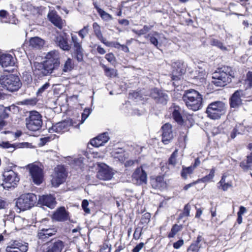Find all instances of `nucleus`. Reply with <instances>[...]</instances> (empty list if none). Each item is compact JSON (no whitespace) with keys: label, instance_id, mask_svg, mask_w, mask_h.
<instances>
[{"label":"nucleus","instance_id":"1","mask_svg":"<svg viewBox=\"0 0 252 252\" xmlns=\"http://www.w3.org/2000/svg\"><path fill=\"white\" fill-rule=\"evenodd\" d=\"M60 63L59 55L57 51L48 52L46 60L42 63L39 75L46 76L51 74L54 70L59 68Z\"/></svg>","mask_w":252,"mask_h":252},{"label":"nucleus","instance_id":"2","mask_svg":"<svg viewBox=\"0 0 252 252\" xmlns=\"http://www.w3.org/2000/svg\"><path fill=\"white\" fill-rule=\"evenodd\" d=\"M234 74L230 67L218 68L212 74V83L217 87H224L231 82V78H234Z\"/></svg>","mask_w":252,"mask_h":252},{"label":"nucleus","instance_id":"3","mask_svg":"<svg viewBox=\"0 0 252 252\" xmlns=\"http://www.w3.org/2000/svg\"><path fill=\"white\" fill-rule=\"evenodd\" d=\"M7 74L3 73L0 77V86L10 92H17L22 86V82L19 76L10 73L9 70H4Z\"/></svg>","mask_w":252,"mask_h":252},{"label":"nucleus","instance_id":"4","mask_svg":"<svg viewBox=\"0 0 252 252\" xmlns=\"http://www.w3.org/2000/svg\"><path fill=\"white\" fill-rule=\"evenodd\" d=\"M37 196L33 193H24L15 200V207L19 212L31 209L36 203Z\"/></svg>","mask_w":252,"mask_h":252},{"label":"nucleus","instance_id":"5","mask_svg":"<svg viewBox=\"0 0 252 252\" xmlns=\"http://www.w3.org/2000/svg\"><path fill=\"white\" fill-rule=\"evenodd\" d=\"M226 111L225 104L220 100L210 103L205 110L207 116L212 120H219Z\"/></svg>","mask_w":252,"mask_h":252},{"label":"nucleus","instance_id":"6","mask_svg":"<svg viewBox=\"0 0 252 252\" xmlns=\"http://www.w3.org/2000/svg\"><path fill=\"white\" fill-rule=\"evenodd\" d=\"M26 126L27 129L36 131L41 129L42 125V116L36 110L29 112V115L25 119Z\"/></svg>","mask_w":252,"mask_h":252},{"label":"nucleus","instance_id":"7","mask_svg":"<svg viewBox=\"0 0 252 252\" xmlns=\"http://www.w3.org/2000/svg\"><path fill=\"white\" fill-rule=\"evenodd\" d=\"M188 69L187 63L182 60H178L172 63L171 79L174 81L173 85L179 86V84H176L175 82L180 81L183 78Z\"/></svg>","mask_w":252,"mask_h":252},{"label":"nucleus","instance_id":"8","mask_svg":"<svg viewBox=\"0 0 252 252\" xmlns=\"http://www.w3.org/2000/svg\"><path fill=\"white\" fill-rule=\"evenodd\" d=\"M57 201L54 194L46 193L42 195H38V199L36 201V206L39 207L44 210L47 208L50 209H54L57 204Z\"/></svg>","mask_w":252,"mask_h":252},{"label":"nucleus","instance_id":"9","mask_svg":"<svg viewBox=\"0 0 252 252\" xmlns=\"http://www.w3.org/2000/svg\"><path fill=\"white\" fill-rule=\"evenodd\" d=\"M96 177L102 181H110L113 178L115 171L113 168L103 162L96 163Z\"/></svg>","mask_w":252,"mask_h":252},{"label":"nucleus","instance_id":"10","mask_svg":"<svg viewBox=\"0 0 252 252\" xmlns=\"http://www.w3.org/2000/svg\"><path fill=\"white\" fill-rule=\"evenodd\" d=\"M149 96L158 105L165 106L169 100V96L166 91L158 87H154L149 91Z\"/></svg>","mask_w":252,"mask_h":252},{"label":"nucleus","instance_id":"11","mask_svg":"<svg viewBox=\"0 0 252 252\" xmlns=\"http://www.w3.org/2000/svg\"><path fill=\"white\" fill-rule=\"evenodd\" d=\"M71 43L72 45V53L71 56L78 63L84 62V52L82 45V42H79L77 36L73 34H71Z\"/></svg>","mask_w":252,"mask_h":252},{"label":"nucleus","instance_id":"12","mask_svg":"<svg viewBox=\"0 0 252 252\" xmlns=\"http://www.w3.org/2000/svg\"><path fill=\"white\" fill-rule=\"evenodd\" d=\"M54 171L55 177L52 180L51 184L53 187L58 188L65 181L67 173L63 165H58Z\"/></svg>","mask_w":252,"mask_h":252},{"label":"nucleus","instance_id":"13","mask_svg":"<svg viewBox=\"0 0 252 252\" xmlns=\"http://www.w3.org/2000/svg\"><path fill=\"white\" fill-rule=\"evenodd\" d=\"M53 220L58 222H64L69 220L71 222H74L70 219V213L63 206H61L53 212L51 216Z\"/></svg>","mask_w":252,"mask_h":252},{"label":"nucleus","instance_id":"14","mask_svg":"<svg viewBox=\"0 0 252 252\" xmlns=\"http://www.w3.org/2000/svg\"><path fill=\"white\" fill-rule=\"evenodd\" d=\"M132 180L137 186L147 184V174L142 166L137 167L131 176Z\"/></svg>","mask_w":252,"mask_h":252},{"label":"nucleus","instance_id":"15","mask_svg":"<svg viewBox=\"0 0 252 252\" xmlns=\"http://www.w3.org/2000/svg\"><path fill=\"white\" fill-rule=\"evenodd\" d=\"M45 245L47 247L44 252H62L64 247V242L56 238L47 241Z\"/></svg>","mask_w":252,"mask_h":252},{"label":"nucleus","instance_id":"16","mask_svg":"<svg viewBox=\"0 0 252 252\" xmlns=\"http://www.w3.org/2000/svg\"><path fill=\"white\" fill-rule=\"evenodd\" d=\"M29 173L34 184L40 185L43 182L44 173L41 168L38 166L32 167L29 169Z\"/></svg>","mask_w":252,"mask_h":252},{"label":"nucleus","instance_id":"17","mask_svg":"<svg viewBox=\"0 0 252 252\" xmlns=\"http://www.w3.org/2000/svg\"><path fill=\"white\" fill-rule=\"evenodd\" d=\"M243 95L242 90H237L231 94L229 99V103L231 108H237L243 104L241 97Z\"/></svg>","mask_w":252,"mask_h":252},{"label":"nucleus","instance_id":"18","mask_svg":"<svg viewBox=\"0 0 252 252\" xmlns=\"http://www.w3.org/2000/svg\"><path fill=\"white\" fill-rule=\"evenodd\" d=\"M109 139L110 137L108 135V133L107 132H104L98 134L94 138L91 139L89 142V144H90L94 147L98 148L103 146Z\"/></svg>","mask_w":252,"mask_h":252},{"label":"nucleus","instance_id":"19","mask_svg":"<svg viewBox=\"0 0 252 252\" xmlns=\"http://www.w3.org/2000/svg\"><path fill=\"white\" fill-rule=\"evenodd\" d=\"M172 125L169 123L162 126V142L165 145L168 144L173 139Z\"/></svg>","mask_w":252,"mask_h":252},{"label":"nucleus","instance_id":"20","mask_svg":"<svg viewBox=\"0 0 252 252\" xmlns=\"http://www.w3.org/2000/svg\"><path fill=\"white\" fill-rule=\"evenodd\" d=\"M17 59L15 56L9 53L0 52V65L2 67L14 66L15 65Z\"/></svg>","mask_w":252,"mask_h":252},{"label":"nucleus","instance_id":"21","mask_svg":"<svg viewBox=\"0 0 252 252\" xmlns=\"http://www.w3.org/2000/svg\"><path fill=\"white\" fill-rule=\"evenodd\" d=\"M48 20L55 26L62 29L63 27V21L61 17L55 10H50L47 15Z\"/></svg>","mask_w":252,"mask_h":252},{"label":"nucleus","instance_id":"22","mask_svg":"<svg viewBox=\"0 0 252 252\" xmlns=\"http://www.w3.org/2000/svg\"><path fill=\"white\" fill-rule=\"evenodd\" d=\"M150 183L152 187L154 189H163L167 186V184L164 181V176L158 175L156 177L151 176Z\"/></svg>","mask_w":252,"mask_h":252},{"label":"nucleus","instance_id":"23","mask_svg":"<svg viewBox=\"0 0 252 252\" xmlns=\"http://www.w3.org/2000/svg\"><path fill=\"white\" fill-rule=\"evenodd\" d=\"M55 41L57 45L63 51L68 52L71 48L67 38L62 34L56 36Z\"/></svg>","mask_w":252,"mask_h":252},{"label":"nucleus","instance_id":"24","mask_svg":"<svg viewBox=\"0 0 252 252\" xmlns=\"http://www.w3.org/2000/svg\"><path fill=\"white\" fill-rule=\"evenodd\" d=\"M2 176L3 181L5 183L13 184L16 185L20 180L18 174L14 171H10L9 173H3Z\"/></svg>","mask_w":252,"mask_h":252},{"label":"nucleus","instance_id":"25","mask_svg":"<svg viewBox=\"0 0 252 252\" xmlns=\"http://www.w3.org/2000/svg\"><path fill=\"white\" fill-rule=\"evenodd\" d=\"M199 97H203V95L197 91L190 89L184 92L183 99L184 101H193L196 100Z\"/></svg>","mask_w":252,"mask_h":252},{"label":"nucleus","instance_id":"26","mask_svg":"<svg viewBox=\"0 0 252 252\" xmlns=\"http://www.w3.org/2000/svg\"><path fill=\"white\" fill-rule=\"evenodd\" d=\"M75 124H76V122L70 118L57 123L55 124V129H56V133H60L70 126H74L75 127V126H76Z\"/></svg>","mask_w":252,"mask_h":252},{"label":"nucleus","instance_id":"27","mask_svg":"<svg viewBox=\"0 0 252 252\" xmlns=\"http://www.w3.org/2000/svg\"><path fill=\"white\" fill-rule=\"evenodd\" d=\"M189 77L195 80H199L200 82H203L205 79L206 72L205 69L202 70H192L188 68Z\"/></svg>","mask_w":252,"mask_h":252},{"label":"nucleus","instance_id":"28","mask_svg":"<svg viewBox=\"0 0 252 252\" xmlns=\"http://www.w3.org/2000/svg\"><path fill=\"white\" fill-rule=\"evenodd\" d=\"M187 107L194 111L201 109L203 106V97H199L196 100L184 101Z\"/></svg>","mask_w":252,"mask_h":252},{"label":"nucleus","instance_id":"29","mask_svg":"<svg viewBox=\"0 0 252 252\" xmlns=\"http://www.w3.org/2000/svg\"><path fill=\"white\" fill-rule=\"evenodd\" d=\"M181 108L179 106H174L172 111V117L178 125L183 126L185 125V122L181 113Z\"/></svg>","mask_w":252,"mask_h":252},{"label":"nucleus","instance_id":"30","mask_svg":"<svg viewBox=\"0 0 252 252\" xmlns=\"http://www.w3.org/2000/svg\"><path fill=\"white\" fill-rule=\"evenodd\" d=\"M29 46L32 48L40 49L42 48L45 44V41L41 37L36 36L32 37L29 39Z\"/></svg>","mask_w":252,"mask_h":252},{"label":"nucleus","instance_id":"31","mask_svg":"<svg viewBox=\"0 0 252 252\" xmlns=\"http://www.w3.org/2000/svg\"><path fill=\"white\" fill-rule=\"evenodd\" d=\"M75 64L73 58L68 57L65 61L62 68V73H58V76H60L63 73H67L71 71L74 69Z\"/></svg>","mask_w":252,"mask_h":252},{"label":"nucleus","instance_id":"32","mask_svg":"<svg viewBox=\"0 0 252 252\" xmlns=\"http://www.w3.org/2000/svg\"><path fill=\"white\" fill-rule=\"evenodd\" d=\"M240 167L245 172L252 170V152L246 156V160L240 162Z\"/></svg>","mask_w":252,"mask_h":252},{"label":"nucleus","instance_id":"33","mask_svg":"<svg viewBox=\"0 0 252 252\" xmlns=\"http://www.w3.org/2000/svg\"><path fill=\"white\" fill-rule=\"evenodd\" d=\"M148 38L150 43L155 48L161 50L160 47L162 46V43H159L158 38H159V34L157 32H155L153 34H148Z\"/></svg>","mask_w":252,"mask_h":252},{"label":"nucleus","instance_id":"34","mask_svg":"<svg viewBox=\"0 0 252 252\" xmlns=\"http://www.w3.org/2000/svg\"><path fill=\"white\" fill-rule=\"evenodd\" d=\"M17 251L19 252H27L28 250V243L26 242H20L18 241H14L12 243Z\"/></svg>","mask_w":252,"mask_h":252},{"label":"nucleus","instance_id":"35","mask_svg":"<svg viewBox=\"0 0 252 252\" xmlns=\"http://www.w3.org/2000/svg\"><path fill=\"white\" fill-rule=\"evenodd\" d=\"M92 112V109L90 107H86L83 112L81 114V120H80L79 123L78 124H76L75 126V128H79L80 126L83 124L86 120L89 117L90 115L91 114Z\"/></svg>","mask_w":252,"mask_h":252},{"label":"nucleus","instance_id":"36","mask_svg":"<svg viewBox=\"0 0 252 252\" xmlns=\"http://www.w3.org/2000/svg\"><path fill=\"white\" fill-rule=\"evenodd\" d=\"M100 65L103 68L104 74L107 77H112L113 76H116L117 71L116 69L110 68L102 63H100Z\"/></svg>","mask_w":252,"mask_h":252},{"label":"nucleus","instance_id":"37","mask_svg":"<svg viewBox=\"0 0 252 252\" xmlns=\"http://www.w3.org/2000/svg\"><path fill=\"white\" fill-rule=\"evenodd\" d=\"M215 168L213 167L210 170V173L208 175H206L203 177L199 178L197 180V181H198V183L200 182L206 183L211 181L215 176Z\"/></svg>","mask_w":252,"mask_h":252},{"label":"nucleus","instance_id":"38","mask_svg":"<svg viewBox=\"0 0 252 252\" xmlns=\"http://www.w3.org/2000/svg\"><path fill=\"white\" fill-rule=\"evenodd\" d=\"M38 101V99L36 97H34L25 99L22 101H19L18 104L21 105L34 106L37 104Z\"/></svg>","mask_w":252,"mask_h":252},{"label":"nucleus","instance_id":"39","mask_svg":"<svg viewBox=\"0 0 252 252\" xmlns=\"http://www.w3.org/2000/svg\"><path fill=\"white\" fill-rule=\"evenodd\" d=\"M128 98L135 101L142 100L144 99L141 91H131L128 94Z\"/></svg>","mask_w":252,"mask_h":252},{"label":"nucleus","instance_id":"40","mask_svg":"<svg viewBox=\"0 0 252 252\" xmlns=\"http://www.w3.org/2000/svg\"><path fill=\"white\" fill-rule=\"evenodd\" d=\"M193 168H192L190 166L186 167L184 165L182 166V169L181 171V177L184 179L186 180L188 178V175L191 174L193 172Z\"/></svg>","mask_w":252,"mask_h":252},{"label":"nucleus","instance_id":"41","mask_svg":"<svg viewBox=\"0 0 252 252\" xmlns=\"http://www.w3.org/2000/svg\"><path fill=\"white\" fill-rule=\"evenodd\" d=\"M93 27L95 35L97 38L101 42V41H102L105 38H104L103 36L102 33L100 30V26L97 23L94 22L93 24Z\"/></svg>","mask_w":252,"mask_h":252},{"label":"nucleus","instance_id":"42","mask_svg":"<svg viewBox=\"0 0 252 252\" xmlns=\"http://www.w3.org/2000/svg\"><path fill=\"white\" fill-rule=\"evenodd\" d=\"M57 137V135L56 134H51L50 135L44 137H41L39 139L40 143L38 144L39 147H42L45 145L47 143L49 142L52 140H54L55 139V138Z\"/></svg>","mask_w":252,"mask_h":252},{"label":"nucleus","instance_id":"43","mask_svg":"<svg viewBox=\"0 0 252 252\" xmlns=\"http://www.w3.org/2000/svg\"><path fill=\"white\" fill-rule=\"evenodd\" d=\"M178 149H175L171 154L168 160V164L172 166H175L177 163L176 158L177 157Z\"/></svg>","mask_w":252,"mask_h":252},{"label":"nucleus","instance_id":"44","mask_svg":"<svg viewBox=\"0 0 252 252\" xmlns=\"http://www.w3.org/2000/svg\"><path fill=\"white\" fill-rule=\"evenodd\" d=\"M153 26H148L147 25H144L143 28L140 30H137L135 29H132V32L137 34L138 36L146 34L152 28Z\"/></svg>","mask_w":252,"mask_h":252},{"label":"nucleus","instance_id":"45","mask_svg":"<svg viewBox=\"0 0 252 252\" xmlns=\"http://www.w3.org/2000/svg\"><path fill=\"white\" fill-rule=\"evenodd\" d=\"M47 232L45 230V228H43L39 230L37 233V237L39 240H41V242H45L50 237L47 235Z\"/></svg>","mask_w":252,"mask_h":252},{"label":"nucleus","instance_id":"46","mask_svg":"<svg viewBox=\"0 0 252 252\" xmlns=\"http://www.w3.org/2000/svg\"><path fill=\"white\" fill-rule=\"evenodd\" d=\"M245 84L246 85V89L252 88V71H249L246 74L245 80Z\"/></svg>","mask_w":252,"mask_h":252},{"label":"nucleus","instance_id":"47","mask_svg":"<svg viewBox=\"0 0 252 252\" xmlns=\"http://www.w3.org/2000/svg\"><path fill=\"white\" fill-rule=\"evenodd\" d=\"M85 158L83 157H80L73 160V163L75 166H78L81 170L84 168V160Z\"/></svg>","mask_w":252,"mask_h":252},{"label":"nucleus","instance_id":"48","mask_svg":"<svg viewBox=\"0 0 252 252\" xmlns=\"http://www.w3.org/2000/svg\"><path fill=\"white\" fill-rule=\"evenodd\" d=\"M98 15L102 20L105 21H108L113 19L112 16L111 14L106 12L103 9L98 13Z\"/></svg>","mask_w":252,"mask_h":252},{"label":"nucleus","instance_id":"49","mask_svg":"<svg viewBox=\"0 0 252 252\" xmlns=\"http://www.w3.org/2000/svg\"><path fill=\"white\" fill-rule=\"evenodd\" d=\"M211 45L222 50H226V48L223 45V43L220 40L213 38L211 40Z\"/></svg>","mask_w":252,"mask_h":252},{"label":"nucleus","instance_id":"50","mask_svg":"<svg viewBox=\"0 0 252 252\" xmlns=\"http://www.w3.org/2000/svg\"><path fill=\"white\" fill-rule=\"evenodd\" d=\"M50 86L49 82H46L41 87H40L36 93L37 96H41L43 92H44Z\"/></svg>","mask_w":252,"mask_h":252},{"label":"nucleus","instance_id":"51","mask_svg":"<svg viewBox=\"0 0 252 252\" xmlns=\"http://www.w3.org/2000/svg\"><path fill=\"white\" fill-rule=\"evenodd\" d=\"M89 203L87 199H83L81 203V207L82 209L84 211V212L86 214H90L91 212V210L90 208L88 207Z\"/></svg>","mask_w":252,"mask_h":252},{"label":"nucleus","instance_id":"52","mask_svg":"<svg viewBox=\"0 0 252 252\" xmlns=\"http://www.w3.org/2000/svg\"><path fill=\"white\" fill-rule=\"evenodd\" d=\"M9 15V13L7 11L4 9H1L0 10V19H1V22L3 23H10V22H8L7 20L3 21L2 19H6L7 18V16Z\"/></svg>","mask_w":252,"mask_h":252},{"label":"nucleus","instance_id":"53","mask_svg":"<svg viewBox=\"0 0 252 252\" xmlns=\"http://www.w3.org/2000/svg\"><path fill=\"white\" fill-rule=\"evenodd\" d=\"M151 218V214L149 213H146L142 216L140 223L142 224L148 223Z\"/></svg>","mask_w":252,"mask_h":252},{"label":"nucleus","instance_id":"54","mask_svg":"<svg viewBox=\"0 0 252 252\" xmlns=\"http://www.w3.org/2000/svg\"><path fill=\"white\" fill-rule=\"evenodd\" d=\"M88 26H84L82 29L78 32L79 36L83 39L85 38L86 35L88 33Z\"/></svg>","mask_w":252,"mask_h":252},{"label":"nucleus","instance_id":"55","mask_svg":"<svg viewBox=\"0 0 252 252\" xmlns=\"http://www.w3.org/2000/svg\"><path fill=\"white\" fill-rule=\"evenodd\" d=\"M46 232H47V235L50 237L55 235L58 231L57 227H50V228H44Z\"/></svg>","mask_w":252,"mask_h":252},{"label":"nucleus","instance_id":"56","mask_svg":"<svg viewBox=\"0 0 252 252\" xmlns=\"http://www.w3.org/2000/svg\"><path fill=\"white\" fill-rule=\"evenodd\" d=\"M105 58L108 62H109L112 64H113V62H116V57H115L113 53H109L106 54L105 56Z\"/></svg>","mask_w":252,"mask_h":252},{"label":"nucleus","instance_id":"57","mask_svg":"<svg viewBox=\"0 0 252 252\" xmlns=\"http://www.w3.org/2000/svg\"><path fill=\"white\" fill-rule=\"evenodd\" d=\"M179 232V229H178L175 225L173 224L171 229L170 232L168 234L167 237L168 238H172L175 237L176 234Z\"/></svg>","mask_w":252,"mask_h":252},{"label":"nucleus","instance_id":"58","mask_svg":"<svg viewBox=\"0 0 252 252\" xmlns=\"http://www.w3.org/2000/svg\"><path fill=\"white\" fill-rule=\"evenodd\" d=\"M232 186V182H228L223 184L221 186H218V188L219 189H221L223 191H225L228 190L229 188H230Z\"/></svg>","mask_w":252,"mask_h":252},{"label":"nucleus","instance_id":"59","mask_svg":"<svg viewBox=\"0 0 252 252\" xmlns=\"http://www.w3.org/2000/svg\"><path fill=\"white\" fill-rule=\"evenodd\" d=\"M89 145L88 144V151H83L82 152V154L84 156H85L87 158H88V159H90L91 158V157L89 156V154H96V155H97L98 153L97 152H94V151H92V149H91V148L89 147Z\"/></svg>","mask_w":252,"mask_h":252},{"label":"nucleus","instance_id":"60","mask_svg":"<svg viewBox=\"0 0 252 252\" xmlns=\"http://www.w3.org/2000/svg\"><path fill=\"white\" fill-rule=\"evenodd\" d=\"M238 126L236 125L230 133V137L231 139H234L237 134H240L241 133L239 131Z\"/></svg>","mask_w":252,"mask_h":252},{"label":"nucleus","instance_id":"61","mask_svg":"<svg viewBox=\"0 0 252 252\" xmlns=\"http://www.w3.org/2000/svg\"><path fill=\"white\" fill-rule=\"evenodd\" d=\"M201 248V245L198 246L195 245L192 243L188 247L187 251L189 252V251H192V252H199V249Z\"/></svg>","mask_w":252,"mask_h":252},{"label":"nucleus","instance_id":"62","mask_svg":"<svg viewBox=\"0 0 252 252\" xmlns=\"http://www.w3.org/2000/svg\"><path fill=\"white\" fill-rule=\"evenodd\" d=\"M142 229L140 227H137L135 228L134 234L133 238L135 240H138L140 238L142 234Z\"/></svg>","mask_w":252,"mask_h":252},{"label":"nucleus","instance_id":"63","mask_svg":"<svg viewBox=\"0 0 252 252\" xmlns=\"http://www.w3.org/2000/svg\"><path fill=\"white\" fill-rule=\"evenodd\" d=\"M184 240L181 238L173 244V248L175 249H179L184 245Z\"/></svg>","mask_w":252,"mask_h":252},{"label":"nucleus","instance_id":"64","mask_svg":"<svg viewBox=\"0 0 252 252\" xmlns=\"http://www.w3.org/2000/svg\"><path fill=\"white\" fill-rule=\"evenodd\" d=\"M144 246V243L143 242H140L134 246L131 251L132 252H139Z\"/></svg>","mask_w":252,"mask_h":252}]
</instances>
